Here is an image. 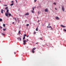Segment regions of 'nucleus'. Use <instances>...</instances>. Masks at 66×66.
<instances>
[{"instance_id":"412c9836","label":"nucleus","mask_w":66,"mask_h":66,"mask_svg":"<svg viewBox=\"0 0 66 66\" xmlns=\"http://www.w3.org/2000/svg\"><path fill=\"white\" fill-rule=\"evenodd\" d=\"M20 38V37H19L17 38L18 39H19Z\"/></svg>"},{"instance_id":"49530a36","label":"nucleus","mask_w":66,"mask_h":66,"mask_svg":"<svg viewBox=\"0 0 66 66\" xmlns=\"http://www.w3.org/2000/svg\"><path fill=\"white\" fill-rule=\"evenodd\" d=\"M3 11H4V12H5V11L3 10Z\"/></svg>"},{"instance_id":"c756f323","label":"nucleus","mask_w":66,"mask_h":66,"mask_svg":"<svg viewBox=\"0 0 66 66\" xmlns=\"http://www.w3.org/2000/svg\"><path fill=\"white\" fill-rule=\"evenodd\" d=\"M11 2H12V3H14V1H12Z\"/></svg>"},{"instance_id":"1a4fd4ad","label":"nucleus","mask_w":66,"mask_h":66,"mask_svg":"<svg viewBox=\"0 0 66 66\" xmlns=\"http://www.w3.org/2000/svg\"><path fill=\"white\" fill-rule=\"evenodd\" d=\"M8 14L9 16H11V13H9V14Z\"/></svg>"},{"instance_id":"6e6d98bb","label":"nucleus","mask_w":66,"mask_h":66,"mask_svg":"<svg viewBox=\"0 0 66 66\" xmlns=\"http://www.w3.org/2000/svg\"><path fill=\"white\" fill-rule=\"evenodd\" d=\"M27 48H28V47H27Z\"/></svg>"},{"instance_id":"f3484780","label":"nucleus","mask_w":66,"mask_h":66,"mask_svg":"<svg viewBox=\"0 0 66 66\" xmlns=\"http://www.w3.org/2000/svg\"><path fill=\"white\" fill-rule=\"evenodd\" d=\"M24 39H25V37L24 36V37L23 38V40H24Z\"/></svg>"},{"instance_id":"c85d7f7f","label":"nucleus","mask_w":66,"mask_h":66,"mask_svg":"<svg viewBox=\"0 0 66 66\" xmlns=\"http://www.w3.org/2000/svg\"><path fill=\"white\" fill-rule=\"evenodd\" d=\"M14 19L15 21H16V18H14Z\"/></svg>"},{"instance_id":"473e14b6","label":"nucleus","mask_w":66,"mask_h":66,"mask_svg":"<svg viewBox=\"0 0 66 66\" xmlns=\"http://www.w3.org/2000/svg\"><path fill=\"white\" fill-rule=\"evenodd\" d=\"M50 23H49L48 24V26H50Z\"/></svg>"},{"instance_id":"a211bd4d","label":"nucleus","mask_w":66,"mask_h":66,"mask_svg":"<svg viewBox=\"0 0 66 66\" xmlns=\"http://www.w3.org/2000/svg\"><path fill=\"white\" fill-rule=\"evenodd\" d=\"M8 7H6L5 8V9H8Z\"/></svg>"},{"instance_id":"7ed1b4c3","label":"nucleus","mask_w":66,"mask_h":66,"mask_svg":"<svg viewBox=\"0 0 66 66\" xmlns=\"http://www.w3.org/2000/svg\"><path fill=\"white\" fill-rule=\"evenodd\" d=\"M62 10L63 12H64V6H62Z\"/></svg>"},{"instance_id":"bf43d9fd","label":"nucleus","mask_w":66,"mask_h":66,"mask_svg":"<svg viewBox=\"0 0 66 66\" xmlns=\"http://www.w3.org/2000/svg\"><path fill=\"white\" fill-rule=\"evenodd\" d=\"M36 7H35V8Z\"/></svg>"},{"instance_id":"c9c22d12","label":"nucleus","mask_w":66,"mask_h":66,"mask_svg":"<svg viewBox=\"0 0 66 66\" xmlns=\"http://www.w3.org/2000/svg\"><path fill=\"white\" fill-rule=\"evenodd\" d=\"M55 9L56 10H57V9H56V8H55Z\"/></svg>"},{"instance_id":"f704fd0d","label":"nucleus","mask_w":66,"mask_h":66,"mask_svg":"<svg viewBox=\"0 0 66 66\" xmlns=\"http://www.w3.org/2000/svg\"><path fill=\"white\" fill-rule=\"evenodd\" d=\"M53 29V28H52L51 27V30H52Z\"/></svg>"},{"instance_id":"c03bdc74","label":"nucleus","mask_w":66,"mask_h":66,"mask_svg":"<svg viewBox=\"0 0 66 66\" xmlns=\"http://www.w3.org/2000/svg\"><path fill=\"white\" fill-rule=\"evenodd\" d=\"M25 42H27V41L26 40H25Z\"/></svg>"},{"instance_id":"f03ea898","label":"nucleus","mask_w":66,"mask_h":66,"mask_svg":"<svg viewBox=\"0 0 66 66\" xmlns=\"http://www.w3.org/2000/svg\"><path fill=\"white\" fill-rule=\"evenodd\" d=\"M35 49H36V48H35V47H34L32 49V52L33 53H34L35 52H34V50H35Z\"/></svg>"},{"instance_id":"e433bc0d","label":"nucleus","mask_w":66,"mask_h":66,"mask_svg":"<svg viewBox=\"0 0 66 66\" xmlns=\"http://www.w3.org/2000/svg\"><path fill=\"white\" fill-rule=\"evenodd\" d=\"M32 9L33 10H34V8H33V7L32 8Z\"/></svg>"},{"instance_id":"cd10ccee","label":"nucleus","mask_w":66,"mask_h":66,"mask_svg":"<svg viewBox=\"0 0 66 66\" xmlns=\"http://www.w3.org/2000/svg\"><path fill=\"white\" fill-rule=\"evenodd\" d=\"M32 13H34V11L32 10Z\"/></svg>"},{"instance_id":"4d7b16f0","label":"nucleus","mask_w":66,"mask_h":66,"mask_svg":"<svg viewBox=\"0 0 66 66\" xmlns=\"http://www.w3.org/2000/svg\"><path fill=\"white\" fill-rule=\"evenodd\" d=\"M1 2V1H0V2Z\"/></svg>"},{"instance_id":"052dcab7","label":"nucleus","mask_w":66,"mask_h":66,"mask_svg":"<svg viewBox=\"0 0 66 66\" xmlns=\"http://www.w3.org/2000/svg\"><path fill=\"white\" fill-rule=\"evenodd\" d=\"M13 19H14V18H13Z\"/></svg>"},{"instance_id":"de8ad7c7","label":"nucleus","mask_w":66,"mask_h":66,"mask_svg":"<svg viewBox=\"0 0 66 66\" xmlns=\"http://www.w3.org/2000/svg\"><path fill=\"white\" fill-rule=\"evenodd\" d=\"M42 26H44V24H43L42 25Z\"/></svg>"},{"instance_id":"ddd939ff","label":"nucleus","mask_w":66,"mask_h":66,"mask_svg":"<svg viewBox=\"0 0 66 66\" xmlns=\"http://www.w3.org/2000/svg\"><path fill=\"white\" fill-rule=\"evenodd\" d=\"M13 4H14L13 3H12L10 5V6H12L13 5Z\"/></svg>"},{"instance_id":"13d9d810","label":"nucleus","mask_w":66,"mask_h":66,"mask_svg":"<svg viewBox=\"0 0 66 66\" xmlns=\"http://www.w3.org/2000/svg\"><path fill=\"white\" fill-rule=\"evenodd\" d=\"M36 7H35V8Z\"/></svg>"},{"instance_id":"6ab92c4d","label":"nucleus","mask_w":66,"mask_h":66,"mask_svg":"<svg viewBox=\"0 0 66 66\" xmlns=\"http://www.w3.org/2000/svg\"><path fill=\"white\" fill-rule=\"evenodd\" d=\"M3 26L4 27H5V25L4 24H3Z\"/></svg>"},{"instance_id":"603ef678","label":"nucleus","mask_w":66,"mask_h":66,"mask_svg":"<svg viewBox=\"0 0 66 66\" xmlns=\"http://www.w3.org/2000/svg\"><path fill=\"white\" fill-rule=\"evenodd\" d=\"M39 6L40 7V6Z\"/></svg>"},{"instance_id":"6e6552de","label":"nucleus","mask_w":66,"mask_h":66,"mask_svg":"<svg viewBox=\"0 0 66 66\" xmlns=\"http://www.w3.org/2000/svg\"><path fill=\"white\" fill-rule=\"evenodd\" d=\"M29 15V13H27L25 14V15Z\"/></svg>"},{"instance_id":"0eeeda50","label":"nucleus","mask_w":66,"mask_h":66,"mask_svg":"<svg viewBox=\"0 0 66 66\" xmlns=\"http://www.w3.org/2000/svg\"><path fill=\"white\" fill-rule=\"evenodd\" d=\"M23 45H25V43H26V42L25 41V40H24L23 41Z\"/></svg>"},{"instance_id":"bb28decb","label":"nucleus","mask_w":66,"mask_h":66,"mask_svg":"<svg viewBox=\"0 0 66 66\" xmlns=\"http://www.w3.org/2000/svg\"><path fill=\"white\" fill-rule=\"evenodd\" d=\"M34 34H36V32H35V31H34Z\"/></svg>"},{"instance_id":"5701e85b","label":"nucleus","mask_w":66,"mask_h":66,"mask_svg":"<svg viewBox=\"0 0 66 66\" xmlns=\"http://www.w3.org/2000/svg\"><path fill=\"white\" fill-rule=\"evenodd\" d=\"M38 15H39V13H40V12H39V11H38Z\"/></svg>"},{"instance_id":"39448f33","label":"nucleus","mask_w":66,"mask_h":66,"mask_svg":"<svg viewBox=\"0 0 66 66\" xmlns=\"http://www.w3.org/2000/svg\"><path fill=\"white\" fill-rule=\"evenodd\" d=\"M45 12H48V9H46L45 10Z\"/></svg>"},{"instance_id":"864d4df0","label":"nucleus","mask_w":66,"mask_h":66,"mask_svg":"<svg viewBox=\"0 0 66 66\" xmlns=\"http://www.w3.org/2000/svg\"><path fill=\"white\" fill-rule=\"evenodd\" d=\"M38 17H37V18H38Z\"/></svg>"},{"instance_id":"ea45409f","label":"nucleus","mask_w":66,"mask_h":66,"mask_svg":"<svg viewBox=\"0 0 66 66\" xmlns=\"http://www.w3.org/2000/svg\"><path fill=\"white\" fill-rule=\"evenodd\" d=\"M51 26H50L49 27V28H51Z\"/></svg>"},{"instance_id":"79ce46f5","label":"nucleus","mask_w":66,"mask_h":66,"mask_svg":"<svg viewBox=\"0 0 66 66\" xmlns=\"http://www.w3.org/2000/svg\"><path fill=\"white\" fill-rule=\"evenodd\" d=\"M39 21V20H38V21H37L38 22Z\"/></svg>"},{"instance_id":"dca6fc26","label":"nucleus","mask_w":66,"mask_h":66,"mask_svg":"<svg viewBox=\"0 0 66 66\" xmlns=\"http://www.w3.org/2000/svg\"><path fill=\"white\" fill-rule=\"evenodd\" d=\"M29 26V24H27L26 25L27 27H28Z\"/></svg>"},{"instance_id":"423d86ee","label":"nucleus","mask_w":66,"mask_h":66,"mask_svg":"<svg viewBox=\"0 0 66 66\" xmlns=\"http://www.w3.org/2000/svg\"><path fill=\"white\" fill-rule=\"evenodd\" d=\"M61 27H62V28H65V26H64V25H61Z\"/></svg>"},{"instance_id":"9d476101","label":"nucleus","mask_w":66,"mask_h":66,"mask_svg":"<svg viewBox=\"0 0 66 66\" xmlns=\"http://www.w3.org/2000/svg\"><path fill=\"white\" fill-rule=\"evenodd\" d=\"M3 10L2 9V10H1V13H2V14H3Z\"/></svg>"},{"instance_id":"2eb2a0df","label":"nucleus","mask_w":66,"mask_h":66,"mask_svg":"<svg viewBox=\"0 0 66 66\" xmlns=\"http://www.w3.org/2000/svg\"><path fill=\"white\" fill-rule=\"evenodd\" d=\"M3 30L4 31H6V29L3 28Z\"/></svg>"},{"instance_id":"4c0bfd02","label":"nucleus","mask_w":66,"mask_h":66,"mask_svg":"<svg viewBox=\"0 0 66 66\" xmlns=\"http://www.w3.org/2000/svg\"><path fill=\"white\" fill-rule=\"evenodd\" d=\"M12 23H13V24H14V22H12Z\"/></svg>"},{"instance_id":"7c9ffc66","label":"nucleus","mask_w":66,"mask_h":66,"mask_svg":"<svg viewBox=\"0 0 66 66\" xmlns=\"http://www.w3.org/2000/svg\"><path fill=\"white\" fill-rule=\"evenodd\" d=\"M0 28H1V29H2V27L1 26H0Z\"/></svg>"},{"instance_id":"09e8293b","label":"nucleus","mask_w":66,"mask_h":66,"mask_svg":"<svg viewBox=\"0 0 66 66\" xmlns=\"http://www.w3.org/2000/svg\"><path fill=\"white\" fill-rule=\"evenodd\" d=\"M40 39H41V40H42V38H40Z\"/></svg>"},{"instance_id":"20e7f679","label":"nucleus","mask_w":66,"mask_h":66,"mask_svg":"<svg viewBox=\"0 0 66 66\" xmlns=\"http://www.w3.org/2000/svg\"><path fill=\"white\" fill-rule=\"evenodd\" d=\"M56 19L57 20H59L60 19V18H59L57 16H56Z\"/></svg>"},{"instance_id":"393cba45","label":"nucleus","mask_w":66,"mask_h":66,"mask_svg":"<svg viewBox=\"0 0 66 66\" xmlns=\"http://www.w3.org/2000/svg\"><path fill=\"white\" fill-rule=\"evenodd\" d=\"M20 41H21V38H20Z\"/></svg>"},{"instance_id":"3c124183","label":"nucleus","mask_w":66,"mask_h":66,"mask_svg":"<svg viewBox=\"0 0 66 66\" xmlns=\"http://www.w3.org/2000/svg\"><path fill=\"white\" fill-rule=\"evenodd\" d=\"M27 41H28V39H27Z\"/></svg>"},{"instance_id":"72a5a7b5","label":"nucleus","mask_w":66,"mask_h":66,"mask_svg":"<svg viewBox=\"0 0 66 66\" xmlns=\"http://www.w3.org/2000/svg\"><path fill=\"white\" fill-rule=\"evenodd\" d=\"M15 1H16V3H17V0H15Z\"/></svg>"},{"instance_id":"a18cd8bd","label":"nucleus","mask_w":66,"mask_h":66,"mask_svg":"<svg viewBox=\"0 0 66 66\" xmlns=\"http://www.w3.org/2000/svg\"><path fill=\"white\" fill-rule=\"evenodd\" d=\"M16 52H14V54H16Z\"/></svg>"},{"instance_id":"9b49d317","label":"nucleus","mask_w":66,"mask_h":66,"mask_svg":"<svg viewBox=\"0 0 66 66\" xmlns=\"http://www.w3.org/2000/svg\"><path fill=\"white\" fill-rule=\"evenodd\" d=\"M20 30H19V34H21V33H20Z\"/></svg>"},{"instance_id":"4be33fe9","label":"nucleus","mask_w":66,"mask_h":66,"mask_svg":"<svg viewBox=\"0 0 66 66\" xmlns=\"http://www.w3.org/2000/svg\"><path fill=\"white\" fill-rule=\"evenodd\" d=\"M53 4H54V5H56V3H54Z\"/></svg>"},{"instance_id":"8fccbe9b","label":"nucleus","mask_w":66,"mask_h":66,"mask_svg":"<svg viewBox=\"0 0 66 66\" xmlns=\"http://www.w3.org/2000/svg\"><path fill=\"white\" fill-rule=\"evenodd\" d=\"M38 44V43H36V44Z\"/></svg>"},{"instance_id":"37998d69","label":"nucleus","mask_w":66,"mask_h":66,"mask_svg":"<svg viewBox=\"0 0 66 66\" xmlns=\"http://www.w3.org/2000/svg\"><path fill=\"white\" fill-rule=\"evenodd\" d=\"M5 6H7V5H5Z\"/></svg>"},{"instance_id":"b1692460","label":"nucleus","mask_w":66,"mask_h":66,"mask_svg":"<svg viewBox=\"0 0 66 66\" xmlns=\"http://www.w3.org/2000/svg\"><path fill=\"white\" fill-rule=\"evenodd\" d=\"M64 31H65V32H66V30L65 29H64Z\"/></svg>"},{"instance_id":"f8f14e48","label":"nucleus","mask_w":66,"mask_h":66,"mask_svg":"<svg viewBox=\"0 0 66 66\" xmlns=\"http://www.w3.org/2000/svg\"><path fill=\"white\" fill-rule=\"evenodd\" d=\"M0 21H2V19L1 18H0Z\"/></svg>"},{"instance_id":"a19ab883","label":"nucleus","mask_w":66,"mask_h":66,"mask_svg":"<svg viewBox=\"0 0 66 66\" xmlns=\"http://www.w3.org/2000/svg\"><path fill=\"white\" fill-rule=\"evenodd\" d=\"M29 35L27 36V37H29Z\"/></svg>"},{"instance_id":"a878e982","label":"nucleus","mask_w":66,"mask_h":66,"mask_svg":"<svg viewBox=\"0 0 66 66\" xmlns=\"http://www.w3.org/2000/svg\"><path fill=\"white\" fill-rule=\"evenodd\" d=\"M35 1V2H36L37 1V0H34Z\"/></svg>"},{"instance_id":"aec40b11","label":"nucleus","mask_w":66,"mask_h":66,"mask_svg":"<svg viewBox=\"0 0 66 66\" xmlns=\"http://www.w3.org/2000/svg\"><path fill=\"white\" fill-rule=\"evenodd\" d=\"M2 35H5V34H4L2 33Z\"/></svg>"},{"instance_id":"58836bf2","label":"nucleus","mask_w":66,"mask_h":66,"mask_svg":"<svg viewBox=\"0 0 66 66\" xmlns=\"http://www.w3.org/2000/svg\"><path fill=\"white\" fill-rule=\"evenodd\" d=\"M47 28H49V26H47Z\"/></svg>"},{"instance_id":"4468645a","label":"nucleus","mask_w":66,"mask_h":66,"mask_svg":"<svg viewBox=\"0 0 66 66\" xmlns=\"http://www.w3.org/2000/svg\"><path fill=\"white\" fill-rule=\"evenodd\" d=\"M36 31H38V27H37L36 29Z\"/></svg>"},{"instance_id":"5fc2aeb1","label":"nucleus","mask_w":66,"mask_h":66,"mask_svg":"<svg viewBox=\"0 0 66 66\" xmlns=\"http://www.w3.org/2000/svg\"><path fill=\"white\" fill-rule=\"evenodd\" d=\"M40 24V23H39V24Z\"/></svg>"},{"instance_id":"2f4dec72","label":"nucleus","mask_w":66,"mask_h":66,"mask_svg":"<svg viewBox=\"0 0 66 66\" xmlns=\"http://www.w3.org/2000/svg\"><path fill=\"white\" fill-rule=\"evenodd\" d=\"M25 36H26V34L24 35V37H25Z\"/></svg>"},{"instance_id":"f257e3e1","label":"nucleus","mask_w":66,"mask_h":66,"mask_svg":"<svg viewBox=\"0 0 66 66\" xmlns=\"http://www.w3.org/2000/svg\"><path fill=\"white\" fill-rule=\"evenodd\" d=\"M5 9V10H7V13H5V15H6V17H7L9 15V14H9V9Z\"/></svg>"}]
</instances>
